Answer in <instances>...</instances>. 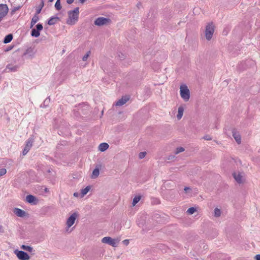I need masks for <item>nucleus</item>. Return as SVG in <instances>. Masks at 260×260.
I'll list each match as a JSON object with an SVG mask.
<instances>
[{"label":"nucleus","instance_id":"nucleus-1","mask_svg":"<svg viewBox=\"0 0 260 260\" xmlns=\"http://www.w3.org/2000/svg\"><path fill=\"white\" fill-rule=\"evenodd\" d=\"M79 217V213L78 212H75L71 214L67 218L66 228V231L67 232L71 233L73 230L74 227H71L76 222V221H77Z\"/></svg>","mask_w":260,"mask_h":260},{"label":"nucleus","instance_id":"nucleus-2","mask_svg":"<svg viewBox=\"0 0 260 260\" xmlns=\"http://www.w3.org/2000/svg\"><path fill=\"white\" fill-rule=\"evenodd\" d=\"M68 19L67 20V23L69 25L75 24L79 19V8L77 7L72 11H70L68 13Z\"/></svg>","mask_w":260,"mask_h":260},{"label":"nucleus","instance_id":"nucleus-3","mask_svg":"<svg viewBox=\"0 0 260 260\" xmlns=\"http://www.w3.org/2000/svg\"><path fill=\"white\" fill-rule=\"evenodd\" d=\"M180 94L182 99L187 102L190 98V91L186 85H181L180 87Z\"/></svg>","mask_w":260,"mask_h":260},{"label":"nucleus","instance_id":"nucleus-4","mask_svg":"<svg viewBox=\"0 0 260 260\" xmlns=\"http://www.w3.org/2000/svg\"><path fill=\"white\" fill-rule=\"evenodd\" d=\"M215 27L212 22H210L207 24L205 29V37L208 41H210L213 35L214 32Z\"/></svg>","mask_w":260,"mask_h":260},{"label":"nucleus","instance_id":"nucleus-5","mask_svg":"<svg viewBox=\"0 0 260 260\" xmlns=\"http://www.w3.org/2000/svg\"><path fill=\"white\" fill-rule=\"evenodd\" d=\"M14 253L19 260H29L30 256L25 252L18 249L15 250Z\"/></svg>","mask_w":260,"mask_h":260},{"label":"nucleus","instance_id":"nucleus-6","mask_svg":"<svg viewBox=\"0 0 260 260\" xmlns=\"http://www.w3.org/2000/svg\"><path fill=\"white\" fill-rule=\"evenodd\" d=\"M102 242L103 243L108 244L113 247H116L119 240L112 239L110 237H105L102 239Z\"/></svg>","mask_w":260,"mask_h":260},{"label":"nucleus","instance_id":"nucleus-7","mask_svg":"<svg viewBox=\"0 0 260 260\" xmlns=\"http://www.w3.org/2000/svg\"><path fill=\"white\" fill-rule=\"evenodd\" d=\"M110 19L105 17H100L96 19L94 21V24L97 26H102L107 24L110 22Z\"/></svg>","mask_w":260,"mask_h":260},{"label":"nucleus","instance_id":"nucleus-8","mask_svg":"<svg viewBox=\"0 0 260 260\" xmlns=\"http://www.w3.org/2000/svg\"><path fill=\"white\" fill-rule=\"evenodd\" d=\"M233 177L238 183H242L244 181V174L243 173L235 172L233 173Z\"/></svg>","mask_w":260,"mask_h":260},{"label":"nucleus","instance_id":"nucleus-9","mask_svg":"<svg viewBox=\"0 0 260 260\" xmlns=\"http://www.w3.org/2000/svg\"><path fill=\"white\" fill-rule=\"evenodd\" d=\"M8 7L6 4L0 5V18L3 19L8 14Z\"/></svg>","mask_w":260,"mask_h":260},{"label":"nucleus","instance_id":"nucleus-10","mask_svg":"<svg viewBox=\"0 0 260 260\" xmlns=\"http://www.w3.org/2000/svg\"><path fill=\"white\" fill-rule=\"evenodd\" d=\"M129 100V96H124L122 97L121 99H119L118 101H117L115 105L117 106H121L123 105L124 104H125L128 100Z\"/></svg>","mask_w":260,"mask_h":260},{"label":"nucleus","instance_id":"nucleus-11","mask_svg":"<svg viewBox=\"0 0 260 260\" xmlns=\"http://www.w3.org/2000/svg\"><path fill=\"white\" fill-rule=\"evenodd\" d=\"M35 54V51L34 49L31 48H29L27 49L25 52L24 53V55H27V57L29 58H32L34 57Z\"/></svg>","mask_w":260,"mask_h":260},{"label":"nucleus","instance_id":"nucleus-12","mask_svg":"<svg viewBox=\"0 0 260 260\" xmlns=\"http://www.w3.org/2000/svg\"><path fill=\"white\" fill-rule=\"evenodd\" d=\"M14 213L17 216L19 217H23L25 214L24 211L19 208H15L14 210Z\"/></svg>","mask_w":260,"mask_h":260},{"label":"nucleus","instance_id":"nucleus-13","mask_svg":"<svg viewBox=\"0 0 260 260\" xmlns=\"http://www.w3.org/2000/svg\"><path fill=\"white\" fill-rule=\"evenodd\" d=\"M109 147V145L106 143H102L99 146V150L101 152L106 150Z\"/></svg>","mask_w":260,"mask_h":260},{"label":"nucleus","instance_id":"nucleus-14","mask_svg":"<svg viewBox=\"0 0 260 260\" xmlns=\"http://www.w3.org/2000/svg\"><path fill=\"white\" fill-rule=\"evenodd\" d=\"M233 136L238 144H240L241 143V137L238 133L233 131Z\"/></svg>","mask_w":260,"mask_h":260},{"label":"nucleus","instance_id":"nucleus-15","mask_svg":"<svg viewBox=\"0 0 260 260\" xmlns=\"http://www.w3.org/2000/svg\"><path fill=\"white\" fill-rule=\"evenodd\" d=\"M183 112H184L183 107L182 106L179 107L178 110V114L177 115V117L178 119H180L182 118L183 114Z\"/></svg>","mask_w":260,"mask_h":260},{"label":"nucleus","instance_id":"nucleus-16","mask_svg":"<svg viewBox=\"0 0 260 260\" xmlns=\"http://www.w3.org/2000/svg\"><path fill=\"white\" fill-rule=\"evenodd\" d=\"M33 142L34 140L32 138H29L26 142V144L24 148L28 150H30V149L32 146Z\"/></svg>","mask_w":260,"mask_h":260},{"label":"nucleus","instance_id":"nucleus-17","mask_svg":"<svg viewBox=\"0 0 260 260\" xmlns=\"http://www.w3.org/2000/svg\"><path fill=\"white\" fill-rule=\"evenodd\" d=\"M100 174V170L98 168H96L95 169L93 170L92 171L91 178L92 179H95Z\"/></svg>","mask_w":260,"mask_h":260},{"label":"nucleus","instance_id":"nucleus-18","mask_svg":"<svg viewBox=\"0 0 260 260\" xmlns=\"http://www.w3.org/2000/svg\"><path fill=\"white\" fill-rule=\"evenodd\" d=\"M90 189V187L89 186H87L85 188L81 189L80 198H83L85 195H86Z\"/></svg>","mask_w":260,"mask_h":260},{"label":"nucleus","instance_id":"nucleus-19","mask_svg":"<svg viewBox=\"0 0 260 260\" xmlns=\"http://www.w3.org/2000/svg\"><path fill=\"white\" fill-rule=\"evenodd\" d=\"M38 15L39 14H37V13H36L32 18L30 23L31 27L33 26L38 21L39 19Z\"/></svg>","mask_w":260,"mask_h":260},{"label":"nucleus","instance_id":"nucleus-20","mask_svg":"<svg viewBox=\"0 0 260 260\" xmlns=\"http://www.w3.org/2000/svg\"><path fill=\"white\" fill-rule=\"evenodd\" d=\"M36 198L32 195H27L26 197V201L29 203H33L36 201Z\"/></svg>","mask_w":260,"mask_h":260},{"label":"nucleus","instance_id":"nucleus-21","mask_svg":"<svg viewBox=\"0 0 260 260\" xmlns=\"http://www.w3.org/2000/svg\"><path fill=\"white\" fill-rule=\"evenodd\" d=\"M19 67L18 66H12L9 64L7 66L6 69L9 70V71L16 72L17 71Z\"/></svg>","mask_w":260,"mask_h":260},{"label":"nucleus","instance_id":"nucleus-22","mask_svg":"<svg viewBox=\"0 0 260 260\" xmlns=\"http://www.w3.org/2000/svg\"><path fill=\"white\" fill-rule=\"evenodd\" d=\"M13 39V36L12 34H9L7 36H6L4 40V43L5 44H7L8 43H10Z\"/></svg>","mask_w":260,"mask_h":260},{"label":"nucleus","instance_id":"nucleus-23","mask_svg":"<svg viewBox=\"0 0 260 260\" xmlns=\"http://www.w3.org/2000/svg\"><path fill=\"white\" fill-rule=\"evenodd\" d=\"M57 19H58L57 17H51L48 20V24L49 25H53L56 22Z\"/></svg>","mask_w":260,"mask_h":260},{"label":"nucleus","instance_id":"nucleus-24","mask_svg":"<svg viewBox=\"0 0 260 260\" xmlns=\"http://www.w3.org/2000/svg\"><path fill=\"white\" fill-rule=\"evenodd\" d=\"M44 6V1L41 0L39 7L37 9L36 12L37 14H39L41 11L42 9Z\"/></svg>","mask_w":260,"mask_h":260},{"label":"nucleus","instance_id":"nucleus-25","mask_svg":"<svg viewBox=\"0 0 260 260\" xmlns=\"http://www.w3.org/2000/svg\"><path fill=\"white\" fill-rule=\"evenodd\" d=\"M221 210L218 208H215L214 210V215L216 217H218L221 215Z\"/></svg>","mask_w":260,"mask_h":260},{"label":"nucleus","instance_id":"nucleus-26","mask_svg":"<svg viewBox=\"0 0 260 260\" xmlns=\"http://www.w3.org/2000/svg\"><path fill=\"white\" fill-rule=\"evenodd\" d=\"M141 198V197L140 196H136L133 200V206H135L140 201Z\"/></svg>","mask_w":260,"mask_h":260},{"label":"nucleus","instance_id":"nucleus-27","mask_svg":"<svg viewBox=\"0 0 260 260\" xmlns=\"http://www.w3.org/2000/svg\"><path fill=\"white\" fill-rule=\"evenodd\" d=\"M31 35L32 36L37 38L40 36V34L38 30L36 29H32L31 32Z\"/></svg>","mask_w":260,"mask_h":260},{"label":"nucleus","instance_id":"nucleus-28","mask_svg":"<svg viewBox=\"0 0 260 260\" xmlns=\"http://www.w3.org/2000/svg\"><path fill=\"white\" fill-rule=\"evenodd\" d=\"M21 248L24 250H26V251H29V252H31L32 251V247L29 246H27V245H22V246L21 247Z\"/></svg>","mask_w":260,"mask_h":260},{"label":"nucleus","instance_id":"nucleus-29","mask_svg":"<svg viewBox=\"0 0 260 260\" xmlns=\"http://www.w3.org/2000/svg\"><path fill=\"white\" fill-rule=\"evenodd\" d=\"M60 0H57L55 4V7L57 10H60L61 9Z\"/></svg>","mask_w":260,"mask_h":260},{"label":"nucleus","instance_id":"nucleus-30","mask_svg":"<svg viewBox=\"0 0 260 260\" xmlns=\"http://www.w3.org/2000/svg\"><path fill=\"white\" fill-rule=\"evenodd\" d=\"M196 211V209L194 207H190L189 208L187 211V212L189 214H193Z\"/></svg>","mask_w":260,"mask_h":260},{"label":"nucleus","instance_id":"nucleus-31","mask_svg":"<svg viewBox=\"0 0 260 260\" xmlns=\"http://www.w3.org/2000/svg\"><path fill=\"white\" fill-rule=\"evenodd\" d=\"M184 151V149L183 147H178L176 148V150H175V154H178L181 152H183Z\"/></svg>","mask_w":260,"mask_h":260},{"label":"nucleus","instance_id":"nucleus-32","mask_svg":"<svg viewBox=\"0 0 260 260\" xmlns=\"http://www.w3.org/2000/svg\"><path fill=\"white\" fill-rule=\"evenodd\" d=\"M7 173V170L5 168L0 169V177L5 175Z\"/></svg>","mask_w":260,"mask_h":260},{"label":"nucleus","instance_id":"nucleus-33","mask_svg":"<svg viewBox=\"0 0 260 260\" xmlns=\"http://www.w3.org/2000/svg\"><path fill=\"white\" fill-rule=\"evenodd\" d=\"M90 54V51H88L86 54H85L83 56V58H82V60L83 61H86L88 57L89 56V55Z\"/></svg>","mask_w":260,"mask_h":260},{"label":"nucleus","instance_id":"nucleus-34","mask_svg":"<svg viewBox=\"0 0 260 260\" xmlns=\"http://www.w3.org/2000/svg\"><path fill=\"white\" fill-rule=\"evenodd\" d=\"M146 155V152H141L139 154V157L140 159H142L145 157Z\"/></svg>","mask_w":260,"mask_h":260},{"label":"nucleus","instance_id":"nucleus-35","mask_svg":"<svg viewBox=\"0 0 260 260\" xmlns=\"http://www.w3.org/2000/svg\"><path fill=\"white\" fill-rule=\"evenodd\" d=\"M37 30H38L39 31L40 30H42L43 29V26L41 24H38L36 25Z\"/></svg>","mask_w":260,"mask_h":260},{"label":"nucleus","instance_id":"nucleus-36","mask_svg":"<svg viewBox=\"0 0 260 260\" xmlns=\"http://www.w3.org/2000/svg\"><path fill=\"white\" fill-rule=\"evenodd\" d=\"M29 150L24 148L23 150V154L24 155H26L27 152L29 151Z\"/></svg>","mask_w":260,"mask_h":260},{"label":"nucleus","instance_id":"nucleus-37","mask_svg":"<svg viewBox=\"0 0 260 260\" xmlns=\"http://www.w3.org/2000/svg\"><path fill=\"white\" fill-rule=\"evenodd\" d=\"M74 196L75 197H80L81 196V194L78 193V192H74V194H73Z\"/></svg>","mask_w":260,"mask_h":260},{"label":"nucleus","instance_id":"nucleus-38","mask_svg":"<svg viewBox=\"0 0 260 260\" xmlns=\"http://www.w3.org/2000/svg\"><path fill=\"white\" fill-rule=\"evenodd\" d=\"M20 7H14L12 11V13H14L15 11L18 10L19 9Z\"/></svg>","mask_w":260,"mask_h":260},{"label":"nucleus","instance_id":"nucleus-39","mask_svg":"<svg viewBox=\"0 0 260 260\" xmlns=\"http://www.w3.org/2000/svg\"><path fill=\"white\" fill-rule=\"evenodd\" d=\"M191 190V188L190 187H185L184 188V191L187 193L189 191Z\"/></svg>","mask_w":260,"mask_h":260},{"label":"nucleus","instance_id":"nucleus-40","mask_svg":"<svg viewBox=\"0 0 260 260\" xmlns=\"http://www.w3.org/2000/svg\"><path fill=\"white\" fill-rule=\"evenodd\" d=\"M204 139L206 140H211V137L210 136H206L204 137Z\"/></svg>","mask_w":260,"mask_h":260},{"label":"nucleus","instance_id":"nucleus-41","mask_svg":"<svg viewBox=\"0 0 260 260\" xmlns=\"http://www.w3.org/2000/svg\"><path fill=\"white\" fill-rule=\"evenodd\" d=\"M255 259L256 260H260V254H257L255 256Z\"/></svg>","mask_w":260,"mask_h":260},{"label":"nucleus","instance_id":"nucleus-42","mask_svg":"<svg viewBox=\"0 0 260 260\" xmlns=\"http://www.w3.org/2000/svg\"><path fill=\"white\" fill-rule=\"evenodd\" d=\"M123 243L125 245H128L129 243V241H128V240H124V241H123Z\"/></svg>","mask_w":260,"mask_h":260},{"label":"nucleus","instance_id":"nucleus-43","mask_svg":"<svg viewBox=\"0 0 260 260\" xmlns=\"http://www.w3.org/2000/svg\"><path fill=\"white\" fill-rule=\"evenodd\" d=\"M74 0H67V2L69 4H71L74 2Z\"/></svg>","mask_w":260,"mask_h":260},{"label":"nucleus","instance_id":"nucleus-44","mask_svg":"<svg viewBox=\"0 0 260 260\" xmlns=\"http://www.w3.org/2000/svg\"><path fill=\"white\" fill-rule=\"evenodd\" d=\"M4 231L3 230V227L2 225H0V233H3Z\"/></svg>","mask_w":260,"mask_h":260},{"label":"nucleus","instance_id":"nucleus-45","mask_svg":"<svg viewBox=\"0 0 260 260\" xmlns=\"http://www.w3.org/2000/svg\"><path fill=\"white\" fill-rule=\"evenodd\" d=\"M79 1L82 4H83L85 1V0H79Z\"/></svg>","mask_w":260,"mask_h":260},{"label":"nucleus","instance_id":"nucleus-46","mask_svg":"<svg viewBox=\"0 0 260 260\" xmlns=\"http://www.w3.org/2000/svg\"><path fill=\"white\" fill-rule=\"evenodd\" d=\"M49 100H48L47 99H46L45 101H44V103H47Z\"/></svg>","mask_w":260,"mask_h":260},{"label":"nucleus","instance_id":"nucleus-47","mask_svg":"<svg viewBox=\"0 0 260 260\" xmlns=\"http://www.w3.org/2000/svg\"><path fill=\"white\" fill-rule=\"evenodd\" d=\"M48 1H49V2H52L53 1V0H48Z\"/></svg>","mask_w":260,"mask_h":260},{"label":"nucleus","instance_id":"nucleus-48","mask_svg":"<svg viewBox=\"0 0 260 260\" xmlns=\"http://www.w3.org/2000/svg\"><path fill=\"white\" fill-rule=\"evenodd\" d=\"M138 224L139 225V226H140V223L138 222Z\"/></svg>","mask_w":260,"mask_h":260},{"label":"nucleus","instance_id":"nucleus-49","mask_svg":"<svg viewBox=\"0 0 260 260\" xmlns=\"http://www.w3.org/2000/svg\"><path fill=\"white\" fill-rule=\"evenodd\" d=\"M3 19H2L1 18H0V22Z\"/></svg>","mask_w":260,"mask_h":260}]
</instances>
